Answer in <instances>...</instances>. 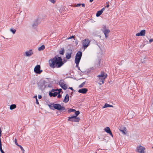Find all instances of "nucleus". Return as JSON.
Returning a JSON list of instances; mask_svg holds the SVG:
<instances>
[{
    "instance_id": "9d476101",
    "label": "nucleus",
    "mask_w": 153,
    "mask_h": 153,
    "mask_svg": "<svg viewBox=\"0 0 153 153\" xmlns=\"http://www.w3.org/2000/svg\"><path fill=\"white\" fill-rule=\"evenodd\" d=\"M146 34V30H141L140 32L138 33H137L136 34L137 36H145Z\"/></svg>"
},
{
    "instance_id": "58836bf2",
    "label": "nucleus",
    "mask_w": 153,
    "mask_h": 153,
    "mask_svg": "<svg viewBox=\"0 0 153 153\" xmlns=\"http://www.w3.org/2000/svg\"><path fill=\"white\" fill-rule=\"evenodd\" d=\"M109 4L108 3H107V5H106V7L107 8H108V7H109Z\"/></svg>"
},
{
    "instance_id": "c756f323",
    "label": "nucleus",
    "mask_w": 153,
    "mask_h": 153,
    "mask_svg": "<svg viewBox=\"0 0 153 153\" xmlns=\"http://www.w3.org/2000/svg\"><path fill=\"white\" fill-rule=\"evenodd\" d=\"M15 144L16 145H17V146H18V145H19L18 144V143H17V140L16 139V138H15Z\"/></svg>"
},
{
    "instance_id": "37998d69",
    "label": "nucleus",
    "mask_w": 153,
    "mask_h": 153,
    "mask_svg": "<svg viewBox=\"0 0 153 153\" xmlns=\"http://www.w3.org/2000/svg\"><path fill=\"white\" fill-rule=\"evenodd\" d=\"M93 1H90L91 2Z\"/></svg>"
},
{
    "instance_id": "c85d7f7f",
    "label": "nucleus",
    "mask_w": 153,
    "mask_h": 153,
    "mask_svg": "<svg viewBox=\"0 0 153 153\" xmlns=\"http://www.w3.org/2000/svg\"><path fill=\"white\" fill-rule=\"evenodd\" d=\"M62 90L61 89H57L56 90H55V91H57L58 94H60V92Z\"/></svg>"
},
{
    "instance_id": "412c9836",
    "label": "nucleus",
    "mask_w": 153,
    "mask_h": 153,
    "mask_svg": "<svg viewBox=\"0 0 153 153\" xmlns=\"http://www.w3.org/2000/svg\"><path fill=\"white\" fill-rule=\"evenodd\" d=\"M108 107H113V106L111 105H110L108 103H105L104 106H103L102 108H106Z\"/></svg>"
},
{
    "instance_id": "20e7f679",
    "label": "nucleus",
    "mask_w": 153,
    "mask_h": 153,
    "mask_svg": "<svg viewBox=\"0 0 153 153\" xmlns=\"http://www.w3.org/2000/svg\"><path fill=\"white\" fill-rule=\"evenodd\" d=\"M79 114V111H77L75 113V115L68 117V121L72 122H78L80 120V119L77 116Z\"/></svg>"
},
{
    "instance_id": "cd10ccee",
    "label": "nucleus",
    "mask_w": 153,
    "mask_h": 153,
    "mask_svg": "<svg viewBox=\"0 0 153 153\" xmlns=\"http://www.w3.org/2000/svg\"><path fill=\"white\" fill-rule=\"evenodd\" d=\"M72 38H74V40L75 39V36H71L70 37H68L67 38V39H69Z\"/></svg>"
},
{
    "instance_id": "79ce46f5",
    "label": "nucleus",
    "mask_w": 153,
    "mask_h": 153,
    "mask_svg": "<svg viewBox=\"0 0 153 153\" xmlns=\"http://www.w3.org/2000/svg\"><path fill=\"white\" fill-rule=\"evenodd\" d=\"M69 88H70V89H71V90H73V88H72V87H69Z\"/></svg>"
},
{
    "instance_id": "c03bdc74",
    "label": "nucleus",
    "mask_w": 153,
    "mask_h": 153,
    "mask_svg": "<svg viewBox=\"0 0 153 153\" xmlns=\"http://www.w3.org/2000/svg\"><path fill=\"white\" fill-rule=\"evenodd\" d=\"M34 97L36 98L35 96H34Z\"/></svg>"
},
{
    "instance_id": "f704fd0d",
    "label": "nucleus",
    "mask_w": 153,
    "mask_h": 153,
    "mask_svg": "<svg viewBox=\"0 0 153 153\" xmlns=\"http://www.w3.org/2000/svg\"><path fill=\"white\" fill-rule=\"evenodd\" d=\"M81 5V4H77L75 5V6L76 7H78L80 6Z\"/></svg>"
},
{
    "instance_id": "9b49d317",
    "label": "nucleus",
    "mask_w": 153,
    "mask_h": 153,
    "mask_svg": "<svg viewBox=\"0 0 153 153\" xmlns=\"http://www.w3.org/2000/svg\"><path fill=\"white\" fill-rule=\"evenodd\" d=\"M55 90L54 89H53L51 92H50L49 93V95L50 97L53 96L54 97H55L56 96L57 94H58L57 92H55Z\"/></svg>"
},
{
    "instance_id": "c9c22d12",
    "label": "nucleus",
    "mask_w": 153,
    "mask_h": 153,
    "mask_svg": "<svg viewBox=\"0 0 153 153\" xmlns=\"http://www.w3.org/2000/svg\"><path fill=\"white\" fill-rule=\"evenodd\" d=\"M152 42H153V39H150L149 40V42L150 43H151Z\"/></svg>"
},
{
    "instance_id": "f03ea898",
    "label": "nucleus",
    "mask_w": 153,
    "mask_h": 153,
    "mask_svg": "<svg viewBox=\"0 0 153 153\" xmlns=\"http://www.w3.org/2000/svg\"><path fill=\"white\" fill-rule=\"evenodd\" d=\"M107 77V74L103 71H101L100 73L97 76V80L99 82L98 84L101 85L104 83L105 79Z\"/></svg>"
},
{
    "instance_id": "f8f14e48",
    "label": "nucleus",
    "mask_w": 153,
    "mask_h": 153,
    "mask_svg": "<svg viewBox=\"0 0 153 153\" xmlns=\"http://www.w3.org/2000/svg\"><path fill=\"white\" fill-rule=\"evenodd\" d=\"M105 6L103 8L100 10L98 11L97 12L96 14V16L97 17L99 16L102 14L103 11L105 10Z\"/></svg>"
},
{
    "instance_id": "393cba45",
    "label": "nucleus",
    "mask_w": 153,
    "mask_h": 153,
    "mask_svg": "<svg viewBox=\"0 0 153 153\" xmlns=\"http://www.w3.org/2000/svg\"><path fill=\"white\" fill-rule=\"evenodd\" d=\"M10 31H11L13 34H15L16 32V30L13 28L10 29Z\"/></svg>"
},
{
    "instance_id": "4c0bfd02",
    "label": "nucleus",
    "mask_w": 153,
    "mask_h": 153,
    "mask_svg": "<svg viewBox=\"0 0 153 153\" xmlns=\"http://www.w3.org/2000/svg\"><path fill=\"white\" fill-rule=\"evenodd\" d=\"M81 5H82V6L84 7L85 6V4H81Z\"/></svg>"
},
{
    "instance_id": "a878e982",
    "label": "nucleus",
    "mask_w": 153,
    "mask_h": 153,
    "mask_svg": "<svg viewBox=\"0 0 153 153\" xmlns=\"http://www.w3.org/2000/svg\"><path fill=\"white\" fill-rule=\"evenodd\" d=\"M85 83V82H83L79 86V87L81 88H82V87H83Z\"/></svg>"
},
{
    "instance_id": "b1692460",
    "label": "nucleus",
    "mask_w": 153,
    "mask_h": 153,
    "mask_svg": "<svg viewBox=\"0 0 153 153\" xmlns=\"http://www.w3.org/2000/svg\"><path fill=\"white\" fill-rule=\"evenodd\" d=\"M76 111H76V110L75 109H71V108L69 109L68 111V113H69V114L70 113H71L72 112H76Z\"/></svg>"
},
{
    "instance_id": "6ab92c4d",
    "label": "nucleus",
    "mask_w": 153,
    "mask_h": 153,
    "mask_svg": "<svg viewBox=\"0 0 153 153\" xmlns=\"http://www.w3.org/2000/svg\"><path fill=\"white\" fill-rule=\"evenodd\" d=\"M69 95L68 94H67L64 99V100H63V102H68V101H69Z\"/></svg>"
},
{
    "instance_id": "ddd939ff",
    "label": "nucleus",
    "mask_w": 153,
    "mask_h": 153,
    "mask_svg": "<svg viewBox=\"0 0 153 153\" xmlns=\"http://www.w3.org/2000/svg\"><path fill=\"white\" fill-rule=\"evenodd\" d=\"M72 53L71 50H69L66 53V58L67 59H69L71 57Z\"/></svg>"
},
{
    "instance_id": "7c9ffc66",
    "label": "nucleus",
    "mask_w": 153,
    "mask_h": 153,
    "mask_svg": "<svg viewBox=\"0 0 153 153\" xmlns=\"http://www.w3.org/2000/svg\"><path fill=\"white\" fill-rule=\"evenodd\" d=\"M0 150L1 153H5L2 149L1 146H0Z\"/></svg>"
},
{
    "instance_id": "5701e85b",
    "label": "nucleus",
    "mask_w": 153,
    "mask_h": 153,
    "mask_svg": "<svg viewBox=\"0 0 153 153\" xmlns=\"http://www.w3.org/2000/svg\"><path fill=\"white\" fill-rule=\"evenodd\" d=\"M45 46L43 45L38 48V50L39 51H42L45 49Z\"/></svg>"
},
{
    "instance_id": "f3484780",
    "label": "nucleus",
    "mask_w": 153,
    "mask_h": 153,
    "mask_svg": "<svg viewBox=\"0 0 153 153\" xmlns=\"http://www.w3.org/2000/svg\"><path fill=\"white\" fill-rule=\"evenodd\" d=\"M81 58L75 57V62L76 65V66H78L80 62Z\"/></svg>"
},
{
    "instance_id": "7ed1b4c3",
    "label": "nucleus",
    "mask_w": 153,
    "mask_h": 153,
    "mask_svg": "<svg viewBox=\"0 0 153 153\" xmlns=\"http://www.w3.org/2000/svg\"><path fill=\"white\" fill-rule=\"evenodd\" d=\"M50 108L52 110L57 109L59 111H64L65 112L66 109L65 107L58 104H51L49 105Z\"/></svg>"
},
{
    "instance_id": "6e6552de",
    "label": "nucleus",
    "mask_w": 153,
    "mask_h": 153,
    "mask_svg": "<svg viewBox=\"0 0 153 153\" xmlns=\"http://www.w3.org/2000/svg\"><path fill=\"white\" fill-rule=\"evenodd\" d=\"M40 65H37L34 68V72L37 74H40L42 71V70H40Z\"/></svg>"
},
{
    "instance_id": "4be33fe9",
    "label": "nucleus",
    "mask_w": 153,
    "mask_h": 153,
    "mask_svg": "<svg viewBox=\"0 0 153 153\" xmlns=\"http://www.w3.org/2000/svg\"><path fill=\"white\" fill-rule=\"evenodd\" d=\"M16 108V105L15 104L11 105L10 106V110H13L15 108Z\"/></svg>"
},
{
    "instance_id": "a19ab883",
    "label": "nucleus",
    "mask_w": 153,
    "mask_h": 153,
    "mask_svg": "<svg viewBox=\"0 0 153 153\" xmlns=\"http://www.w3.org/2000/svg\"><path fill=\"white\" fill-rule=\"evenodd\" d=\"M1 128H0V137L1 136Z\"/></svg>"
},
{
    "instance_id": "dca6fc26",
    "label": "nucleus",
    "mask_w": 153,
    "mask_h": 153,
    "mask_svg": "<svg viewBox=\"0 0 153 153\" xmlns=\"http://www.w3.org/2000/svg\"><path fill=\"white\" fill-rule=\"evenodd\" d=\"M88 91V89L86 88H83L81 89H79L78 92L79 93L82 94H85Z\"/></svg>"
},
{
    "instance_id": "473e14b6",
    "label": "nucleus",
    "mask_w": 153,
    "mask_h": 153,
    "mask_svg": "<svg viewBox=\"0 0 153 153\" xmlns=\"http://www.w3.org/2000/svg\"><path fill=\"white\" fill-rule=\"evenodd\" d=\"M59 53L63 55L64 54L63 50L61 51H59Z\"/></svg>"
},
{
    "instance_id": "4468645a",
    "label": "nucleus",
    "mask_w": 153,
    "mask_h": 153,
    "mask_svg": "<svg viewBox=\"0 0 153 153\" xmlns=\"http://www.w3.org/2000/svg\"><path fill=\"white\" fill-rule=\"evenodd\" d=\"M104 130L107 133L109 134L112 137H113V134L109 127H107L105 128H104Z\"/></svg>"
},
{
    "instance_id": "2eb2a0df",
    "label": "nucleus",
    "mask_w": 153,
    "mask_h": 153,
    "mask_svg": "<svg viewBox=\"0 0 153 153\" xmlns=\"http://www.w3.org/2000/svg\"><path fill=\"white\" fill-rule=\"evenodd\" d=\"M26 56H30L33 54V53L32 50H30L28 51H27L25 52Z\"/></svg>"
},
{
    "instance_id": "f257e3e1",
    "label": "nucleus",
    "mask_w": 153,
    "mask_h": 153,
    "mask_svg": "<svg viewBox=\"0 0 153 153\" xmlns=\"http://www.w3.org/2000/svg\"><path fill=\"white\" fill-rule=\"evenodd\" d=\"M49 64L52 68H59L64 64L62 59L60 57L56 56L49 60Z\"/></svg>"
},
{
    "instance_id": "a18cd8bd",
    "label": "nucleus",
    "mask_w": 153,
    "mask_h": 153,
    "mask_svg": "<svg viewBox=\"0 0 153 153\" xmlns=\"http://www.w3.org/2000/svg\"><path fill=\"white\" fill-rule=\"evenodd\" d=\"M152 148H153V147H152Z\"/></svg>"
},
{
    "instance_id": "e433bc0d",
    "label": "nucleus",
    "mask_w": 153,
    "mask_h": 153,
    "mask_svg": "<svg viewBox=\"0 0 153 153\" xmlns=\"http://www.w3.org/2000/svg\"><path fill=\"white\" fill-rule=\"evenodd\" d=\"M51 2L53 3V4H54L56 2V1H51Z\"/></svg>"
},
{
    "instance_id": "39448f33",
    "label": "nucleus",
    "mask_w": 153,
    "mask_h": 153,
    "mask_svg": "<svg viewBox=\"0 0 153 153\" xmlns=\"http://www.w3.org/2000/svg\"><path fill=\"white\" fill-rule=\"evenodd\" d=\"M91 41L88 39H85L82 41V47L85 50L90 45Z\"/></svg>"
},
{
    "instance_id": "a211bd4d",
    "label": "nucleus",
    "mask_w": 153,
    "mask_h": 153,
    "mask_svg": "<svg viewBox=\"0 0 153 153\" xmlns=\"http://www.w3.org/2000/svg\"><path fill=\"white\" fill-rule=\"evenodd\" d=\"M82 55V53L81 51H78L76 54L75 57L81 58Z\"/></svg>"
},
{
    "instance_id": "bb28decb",
    "label": "nucleus",
    "mask_w": 153,
    "mask_h": 153,
    "mask_svg": "<svg viewBox=\"0 0 153 153\" xmlns=\"http://www.w3.org/2000/svg\"><path fill=\"white\" fill-rule=\"evenodd\" d=\"M18 146L20 148L22 151H23V153H24L25 150L22 146L20 145H18Z\"/></svg>"
},
{
    "instance_id": "ea45409f",
    "label": "nucleus",
    "mask_w": 153,
    "mask_h": 153,
    "mask_svg": "<svg viewBox=\"0 0 153 153\" xmlns=\"http://www.w3.org/2000/svg\"><path fill=\"white\" fill-rule=\"evenodd\" d=\"M38 98L39 99H40L42 98V96L41 95H39L38 96Z\"/></svg>"
},
{
    "instance_id": "0eeeda50",
    "label": "nucleus",
    "mask_w": 153,
    "mask_h": 153,
    "mask_svg": "<svg viewBox=\"0 0 153 153\" xmlns=\"http://www.w3.org/2000/svg\"><path fill=\"white\" fill-rule=\"evenodd\" d=\"M136 151L139 153H145V148L141 146H140L137 147Z\"/></svg>"
},
{
    "instance_id": "aec40b11",
    "label": "nucleus",
    "mask_w": 153,
    "mask_h": 153,
    "mask_svg": "<svg viewBox=\"0 0 153 153\" xmlns=\"http://www.w3.org/2000/svg\"><path fill=\"white\" fill-rule=\"evenodd\" d=\"M120 131L122 132L124 134H126V129L125 127H124L123 129L120 130Z\"/></svg>"
},
{
    "instance_id": "423d86ee",
    "label": "nucleus",
    "mask_w": 153,
    "mask_h": 153,
    "mask_svg": "<svg viewBox=\"0 0 153 153\" xmlns=\"http://www.w3.org/2000/svg\"><path fill=\"white\" fill-rule=\"evenodd\" d=\"M103 30H102V31L105 36V38L107 39L108 38V34L110 32V31L109 29H106V26H103Z\"/></svg>"
},
{
    "instance_id": "2f4dec72",
    "label": "nucleus",
    "mask_w": 153,
    "mask_h": 153,
    "mask_svg": "<svg viewBox=\"0 0 153 153\" xmlns=\"http://www.w3.org/2000/svg\"><path fill=\"white\" fill-rule=\"evenodd\" d=\"M35 97H36V103L37 104H39V102L38 101L37 98V96H35Z\"/></svg>"
},
{
    "instance_id": "72a5a7b5",
    "label": "nucleus",
    "mask_w": 153,
    "mask_h": 153,
    "mask_svg": "<svg viewBox=\"0 0 153 153\" xmlns=\"http://www.w3.org/2000/svg\"><path fill=\"white\" fill-rule=\"evenodd\" d=\"M57 95H58V96H57L58 98H61L62 96L61 95H60V94H58Z\"/></svg>"
},
{
    "instance_id": "1a4fd4ad",
    "label": "nucleus",
    "mask_w": 153,
    "mask_h": 153,
    "mask_svg": "<svg viewBox=\"0 0 153 153\" xmlns=\"http://www.w3.org/2000/svg\"><path fill=\"white\" fill-rule=\"evenodd\" d=\"M59 84L61 87L64 90H66L67 89V85L64 83L63 81L61 80L59 82Z\"/></svg>"
}]
</instances>
